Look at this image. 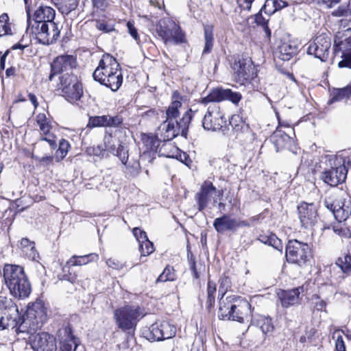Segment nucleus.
I'll return each mask as SVG.
<instances>
[{"mask_svg": "<svg viewBox=\"0 0 351 351\" xmlns=\"http://www.w3.org/2000/svg\"><path fill=\"white\" fill-rule=\"evenodd\" d=\"M324 205L339 222L346 221L351 215L350 204L346 205L343 202L332 201L330 197H327L325 199Z\"/></svg>", "mask_w": 351, "mask_h": 351, "instance_id": "5701e85b", "label": "nucleus"}, {"mask_svg": "<svg viewBox=\"0 0 351 351\" xmlns=\"http://www.w3.org/2000/svg\"><path fill=\"white\" fill-rule=\"evenodd\" d=\"M143 141L148 150L158 153L159 155L169 157V155L163 151L165 146H160V143L162 141L156 137V134L154 135L149 134L143 137Z\"/></svg>", "mask_w": 351, "mask_h": 351, "instance_id": "c756f323", "label": "nucleus"}, {"mask_svg": "<svg viewBox=\"0 0 351 351\" xmlns=\"http://www.w3.org/2000/svg\"><path fill=\"white\" fill-rule=\"evenodd\" d=\"M21 321L16 304L7 298L0 297V330L15 329Z\"/></svg>", "mask_w": 351, "mask_h": 351, "instance_id": "0eeeda50", "label": "nucleus"}, {"mask_svg": "<svg viewBox=\"0 0 351 351\" xmlns=\"http://www.w3.org/2000/svg\"><path fill=\"white\" fill-rule=\"evenodd\" d=\"M158 36L165 43L180 44L184 42L185 36L180 27L172 19H161L156 29Z\"/></svg>", "mask_w": 351, "mask_h": 351, "instance_id": "6e6552de", "label": "nucleus"}, {"mask_svg": "<svg viewBox=\"0 0 351 351\" xmlns=\"http://www.w3.org/2000/svg\"><path fill=\"white\" fill-rule=\"evenodd\" d=\"M36 121L42 136L36 143L34 149L43 147L44 142H47L51 150L55 149L57 146L56 136L50 132L53 128L51 119L47 117L45 113H39L36 115Z\"/></svg>", "mask_w": 351, "mask_h": 351, "instance_id": "9b49d317", "label": "nucleus"}, {"mask_svg": "<svg viewBox=\"0 0 351 351\" xmlns=\"http://www.w3.org/2000/svg\"><path fill=\"white\" fill-rule=\"evenodd\" d=\"M86 152L90 156H103L105 149L102 145H93L88 147Z\"/></svg>", "mask_w": 351, "mask_h": 351, "instance_id": "864d4df0", "label": "nucleus"}, {"mask_svg": "<svg viewBox=\"0 0 351 351\" xmlns=\"http://www.w3.org/2000/svg\"><path fill=\"white\" fill-rule=\"evenodd\" d=\"M330 47V38L325 34H321L309 43L307 53L309 55L314 56L321 61L325 62L328 58Z\"/></svg>", "mask_w": 351, "mask_h": 351, "instance_id": "f3484780", "label": "nucleus"}, {"mask_svg": "<svg viewBox=\"0 0 351 351\" xmlns=\"http://www.w3.org/2000/svg\"><path fill=\"white\" fill-rule=\"evenodd\" d=\"M20 246L24 255L29 258L35 260L38 257L34 242L30 241L27 238H23L21 241Z\"/></svg>", "mask_w": 351, "mask_h": 351, "instance_id": "c9c22d12", "label": "nucleus"}, {"mask_svg": "<svg viewBox=\"0 0 351 351\" xmlns=\"http://www.w3.org/2000/svg\"><path fill=\"white\" fill-rule=\"evenodd\" d=\"M139 248L141 256H148L154 251V244L148 239L139 243Z\"/></svg>", "mask_w": 351, "mask_h": 351, "instance_id": "49530a36", "label": "nucleus"}, {"mask_svg": "<svg viewBox=\"0 0 351 351\" xmlns=\"http://www.w3.org/2000/svg\"><path fill=\"white\" fill-rule=\"evenodd\" d=\"M297 53V47L289 43H283L276 52V56L283 61L289 60Z\"/></svg>", "mask_w": 351, "mask_h": 351, "instance_id": "2f4dec72", "label": "nucleus"}, {"mask_svg": "<svg viewBox=\"0 0 351 351\" xmlns=\"http://www.w3.org/2000/svg\"><path fill=\"white\" fill-rule=\"evenodd\" d=\"M47 319L46 308L43 304L36 302L29 306L25 317L21 316V321L16 326V331L21 333H34Z\"/></svg>", "mask_w": 351, "mask_h": 351, "instance_id": "20e7f679", "label": "nucleus"}, {"mask_svg": "<svg viewBox=\"0 0 351 351\" xmlns=\"http://www.w3.org/2000/svg\"><path fill=\"white\" fill-rule=\"evenodd\" d=\"M328 167L322 173L321 180L330 186H336L343 183L347 176L348 169L346 160L341 157H330Z\"/></svg>", "mask_w": 351, "mask_h": 351, "instance_id": "39448f33", "label": "nucleus"}, {"mask_svg": "<svg viewBox=\"0 0 351 351\" xmlns=\"http://www.w3.org/2000/svg\"><path fill=\"white\" fill-rule=\"evenodd\" d=\"M225 293L219 290V308L218 312V317L220 319H230L231 314L235 313L236 304L238 300L235 295H228L225 299L223 298Z\"/></svg>", "mask_w": 351, "mask_h": 351, "instance_id": "393cba45", "label": "nucleus"}, {"mask_svg": "<svg viewBox=\"0 0 351 351\" xmlns=\"http://www.w3.org/2000/svg\"><path fill=\"white\" fill-rule=\"evenodd\" d=\"M273 0H266L263 8H261V12H264L266 14L271 15L276 12V8L274 7V3Z\"/></svg>", "mask_w": 351, "mask_h": 351, "instance_id": "6e6d98bb", "label": "nucleus"}, {"mask_svg": "<svg viewBox=\"0 0 351 351\" xmlns=\"http://www.w3.org/2000/svg\"><path fill=\"white\" fill-rule=\"evenodd\" d=\"M351 97V84L339 88H333L330 93V99L327 104L330 106L333 103L343 100H348Z\"/></svg>", "mask_w": 351, "mask_h": 351, "instance_id": "7c9ffc66", "label": "nucleus"}, {"mask_svg": "<svg viewBox=\"0 0 351 351\" xmlns=\"http://www.w3.org/2000/svg\"><path fill=\"white\" fill-rule=\"evenodd\" d=\"M182 106V103L180 101L176 100L171 103L169 106L166 110L167 119L166 121H173L179 115V109Z\"/></svg>", "mask_w": 351, "mask_h": 351, "instance_id": "58836bf2", "label": "nucleus"}, {"mask_svg": "<svg viewBox=\"0 0 351 351\" xmlns=\"http://www.w3.org/2000/svg\"><path fill=\"white\" fill-rule=\"evenodd\" d=\"M104 148L114 156H117L123 165L126 164L128 154L126 148L112 134H108L104 138Z\"/></svg>", "mask_w": 351, "mask_h": 351, "instance_id": "412c9836", "label": "nucleus"}, {"mask_svg": "<svg viewBox=\"0 0 351 351\" xmlns=\"http://www.w3.org/2000/svg\"><path fill=\"white\" fill-rule=\"evenodd\" d=\"M235 79L243 84L254 79L256 75V69L250 59H239L233 64Z\"/></svg>", "mask_w": 351, "mask_h": 351, "instance_id": "dca6fc26", "label": "nucleus"}, {"mask_svg": "<svg viewBox=\"0 0 351 351\" xmlns=\"http://www.w3.org/2000/svg\"><path fill=\"white\" fill-rule=\"evenodd\" d=\"M27 31L32 34L38 41L43 45H51L59 38L60 31L54 22L56 12L49 6H40L34 13L33 19L27 10Z\"/></svg>", "mask_w": 351, "mask_h": 351, "instance_id": "f257e3e1", "label": "nucleus"}, {"mask_svg": "<svg viewBox=\"0 0 351 351\" xmlns=\"http://www.w3.org/2000/svg\"><path fill=\"white\" fill-rule=\"evenodd\" d=\"M36 159L38 160L40 163L45 165H49L52 163L53 157L51 155H46L43 157L36 156Z\"/></svg>", "mask_w": 351, "mask_h": 351, "instance_id": "338daca9", "label": "nucleus"}, {"mask_svg": "<svg viewBox=\"0 0 351 351\" xmlns=\"http://www.w3.org/2000/svg\"><path fill=\"white\" fill-rule=\"evenodd\" d=\"M127 27L128 29L129 34L133 37V38L135 40H136V41L138 40L139 38H138V32H137L136 28L134 27V24L132 22L128 21L127 23Z\"/></svg>", "mask_w": 351, "mask_h": 351, "instance_id": "680f3d73", "label": "nucleus"}, {"mask_svg": "<svg viewBox=\"0 0 351 351\" xmlns=\"http://www.w3.org/2000/svg\"><path fill=\"white\" fill-rule=\"evenodd\" d=\"M126 168V173L130 176L134 177L137 176L141 170L140 163L138 161L130 162L128 165H125Z\"/></svg>", "mask_w": 351, "mask_h": 351, "instance_id": "09e8293b", "label": "nucleus"}, {"mask_svg": "<svg viewBox=\"0 0 351 351\" xmlns=\"http://www.w3.org/2000/svg\"><path fill=\"white\" fill-rule=\"evenodd\" d=\"M241 98V94L239 92H234L229 88H217L213 89L207 96L203 97L201 102L206 104L209 102H219L223 100H228L234 104H237Z\"/></svg>", "mask_w": 351, "mask_h": 351, "instance_id": "6ab92c4d", "label": "nucleus"}, {"mask_svg": "<svg viewBox=\"0 0 351 351\" xmlns=\"http://www.w3.org/2000/svg\"><path fill=\"white\" fill-rule=\"evenodd\" d=\"M77 59L72 55H62L58 56L51 64V73L49 80H52L54 75L62 72L69 73V71L77 66Z\"/></svg>", "mask_w": 351, "mask_h": 351, "instance_id": "aec40b11", "label": "nucleus"}, {"mask_svg": "<svg viewBox=\"0 0 351 351\" xmlns=\"http://www.w3.org/2000/svg\"><path fill=\"white\" fill-rule=\"evenodd\" d=\"M106 115L90 117L88 126L90 128L106 127Z\"/></svg>", "mask_w": 351, "mask_h": 351, "instance_id": "a18cd8bd", "label": "nucleus"}, {"mask_svg": "<svg viewBox=\"0 0 351 351\" xmlns=\"http://www.w3.org/2000/svg\"><path fill=\"white\" fill-rule=\"evenodd\" d=\"M254 1V0H237V3L243 10H250Z\"/></svg>", "mask_w": 351, "mask_h": 351, "instance_id": "69168bd1", "label": "nucleus"}, {"mask_svg": "<svg viewBox=\"0 0 351 351\" xmlns=\"http://www.w3.org/2000/svg\"><path fill=\"white\" fill-rule=\"evenodd\" d=\"M311 256V249L306 243L291 240L286 247V258L289 263L303 266Z\"/></svg>", "mask_w": 351, "mask_h": 351, "instance_id": "9d476101", "label": "nucleus"}, {"mask_svg": "<svg viewBox=\"0 0 351 351\" xmlns=\"http://www.w3.org/2000/svg\"><path fill=\"white\" fill-rule=\"evenodd\" d=\"M254 20L258 25H261L263 27L267 38L270 39L271 32L267 25L268 19L263 16L261 11L255 15Z\"/></svg>", "mask_w": 351, "mask_h": 351, "instance_id": "c03bdc74", "label": "nucleus"}, {"mask_svg": "<svg viewBox=\"0 0 351 351\" xmlns=\"http://www.w3.org/2000/svg\"><path fill=\"white\" fill-rule=\"evenodd\" d=\"M297 210L300 222L304 228L311 229L317 223V204L302 202L298 206Z\"/></svg>", "mask_w": 351, "mask_h": 351, "instance_id": "4468645a", "label": "nucleus"}, {"mask_svg": "<svg viewBox=\"0 0 351 351\" xmlns=\"http://www.w3.org/2000/svg\"><path fill=\"white\" fill-rule=\"evenodd\" d=\"M99 258V256L97 254L91 253L84 256H73L67 262L66 265H70L71 266H81L86 265L87 263L96 261Z\"/></svg>", "mask_w": 351, "mask_h": 351, "instance_id": "473e14b6", "label": "nucleus"}, {"mask_svg": "<svg viewBox=\"0 0 351 351\" xmlns=\"http://www.w3.org/2000/svg\"><path fill=\"white\" fill-rule=\"evenodd\" d=\"M213 226L218 233L224 234L228 231L235 232L239 228L250 227V223L245 220H238L223 215L214 220Z\"/></svg>", "mask_w": 351, "mask_h": 351, "instance_id": "a211bd4d", "label": "nucleus"}, {"mask_svg": "<svg viewBox=\"0 0 351 351\" xmlns=\"http://www.w3.org/2000/svg\"><path fill=\"white\" fill-rule=\"evenodd\" d=\"M217 193V189L211 182L205 181L202 185L200 191L195 195L198 210L199 211L204 210L212 199H213V203L215 204L217 202L215 197Z\"/></svg>", "mask_w": 351, "mask_h": 351, "instance_id": "4be33fe9", "label": "nucleus"}, {"mask_svg": "<svg viewBox=\"0 0 351 351\" xmlns=\"http://www.w3.org/2000/svg\"><path fill=\"white\" fill-rule=\"evenodd\" d=\"M337 264L344 272H351V248L343 257L339 258Z\"/></svg>", "mask_w": 351, "mask_h": 351, "instance_id": "37998d69", "label": "nucleus"}, {"mask_svg": "<svg viewBox=\"0 0 351 351\" xmlns=\"http://www.w3.org/2000/svg\"><path fill=\"white\" fill-rule=\"evenodd\" d=\"M258 240L264 244L272 246L274 248L278 250V251H282V244L281 240L279 239L274 234H269V235H260Z\"/></svg>", "mask_w": 351, "mask_h": 351, "instance_id": "e433bc0d", "label": "nucleus"}, {"mask_svg": "<svg viewBox=\"0 0 351 351\" xmlns=\"http://www.w3.org/2000/svg\"><path fill=\"white\" fill-rule=\"evenodd\" d=\"M60 86L62 95L70 103L77 101L83 95L82 84L78 81L77 76L70 75L69 73L60 77Z\"/></svg>", "mask_w": 351, "mask_h": 351, "instance_id": "1a4fd4ad", "label": "nucleus"}, {"mask_svg": "<svg viewBox=\"0 0 351 351\" xmlns=\"http://www.w3.org/2000/svg\"><path fill=\"white\" fill-rule=\"evenodd\" d=\"M250 308L251 305L248 302L239 299L236 304L235 313L231 314L230 319L243 323L250 313Z\"/></svg>", "mask_w": 351, "mask_h": 351, "instance_id": "c85d7f7f", "label": "nucleus"}, {"mask_svg": "<svg viewBox=\"0 0 351 351\" xmlns=\"http://www.w3.org/2000/svg\"><path fill=\"white\" fill-rule=\"evenodd\" d=\"M342 60L338 63L340 68L348 67L351 69V52L345 55H341Z\"/></svg>", "mask_w": 351, "mask_h": 351, "instance_id": "13d9d810", "label": "nucleus"}, {"mask_svg": "<svg viewBox=\"0 0 351 351\" xmlns=\"http://www.w3.org/2000/svg\"><path fill=\"white\" fill-rule=\"evenodd\" d=\"M29 343L34 351H56V337L47 332L29 333Z\"/></svg>", "mask_w": 351, "mask_h": 351, "instance_id": "ddd939ff", "label": "nucleus"}, {"mask_svg": "<svg viewBox=\"0 0 351 351\" xmlns=\"http://www.w3.org/2000/svg\"><path fill=\"white\" fill-rule=\"evenodd\" d=\"M204 36L205 45L202 53L207 54L211 52L214 45V27L213 25H204Z\"/></svg>", "mask_w": 351, "mask_h": 351, "instance_id": "72a5a7b5", "label": "nucleus"}, {"mask_svg": "<svg viewBox=\"0 0 351 351\" xmlns=\"http://www.w3.org/2000/svg\"><path fill=\"white\" fill-rule=\"evenodd\" d=\"M176 333V327L168 322H155L150 326L145 337L149 341H159L171 339Z\"/></svg>", "mask_w": 351, "mask_h": 351, "instance_id": "2eb2a0df", "label": "nucleus"}, {"mask_svg": "<svg viewBox=\"0 0 351 351\" xmlns=\"http://www.w3.org/2000/svg\"><path fill=\"white\" fill-rule=\"evenodd\" d=\"M217 291L215 282L208 280L207 284V300L206 307L207 308H212L215 302V293Z\"/></svg>", "mask_w": 351, "mask_h": 351, "instance_id": "ea45409f", "label": "nucleus"}, {"mask_svg": "<svg viewBox=\"0 0 351 351\" xmlns=\"http://www.w3.org/2000/svg\"><path fill=\"white\" fill-rule=\"evenodd\" d=\"M346 346L341 335H338L335 341V351H346Z\"/></svg>", "mask_w": 351, "mask_h": 351, "instance_id": "e2e57ef3", "label": "nucleus"}, {"mask_svg": "<svg viewBox=\"0 0 351 351\" xmlns=\"http://www.w3.org/2000/svg\"><path fill=\"white\" fill-rule=\"evenodd\" d=\"M303 287H299L291 290H282L278 293L281 304L285 308L299 304L300 294L303 292Z\"/></svg>", "mask_w": 351, "mask_h": 351, "instance_id": "cd10ccee", "label": "nucleus"}, {"mask_svg": "<svg viewBox=\"0 0 351 351\" xmlns=\"http://www.w3.org/2000/svg\"><path fill=\"white\" fill-rule=\"evenodd\" d=\"M191 112L192 110L190 109L183 114L182 119H180L179 121H176V122H174L177 132H178V135L180 134L182 136H186L189 125L192 117Z\"/></svg>", "mask_w": 351, "mask_h": 351, "instance_id": "f704fd0d", "label": "nucleus"}, {"mask_svg": "<svg viewBox=\"0 0 351 351\" xmlns=\"http://www.w3.org/2000/svg\"><path fill=\"white\" fill-rule=\"evenodd\" d=\"M11 24L9 23L8 15L5 13L0 16V36L11 35Z\"/></svg>", "mask_w": 351, "mask_h": 351, "instance_id": "a19ab883", "label": "nucleus"}, {"mask_svg": "<svg viewBox=\"0 0 351 351\" xmlns=\"http://www.w3.org/2000/svg\"><path fill=\"white\" fill-rule=\"evenodd\" d=\"M333 49L335 54L345 55L351 52V28L335 34Z\"/></svg>", "mask_w": 351, "mask_h": 351, "instance_id": "b1692460", "label": "nucleus"}, {"mask_svg": "<svg viewBox=\"0 0 351 351\" xmlns=\"http://www.w3.org/2000/svg\"><path fill=\"white\" fill-rule=\"evenodd\" d=\"M133 234L138 241V243H141L144 239H148L146 232L138 228H134L133 229Z\"/></svg>", "mask_w": 351, "mask_h": 351, "instance_id": "bf43d9fd", "label": "nucleus"}, {"mask_svg": "<svg viewBox=\"0 0 351 351\" xmlns=\"http://www.w3.org/2000/svg\"><path fill=\"white\" fill-rule=\"evenodd\" d=\"M96 26L99 30L102 31L104 32H106V33H108V32H110L114 30V27L112 25L107 24L106 23L104 22V21L97 22Z\"/></svg>", "mask_w": 351, "mask_h": 351, "instance_id": "052dcab7", "label": "nucleus"}, {"mask_svg": "<svg viewBox=\"0 0 351 351\" xmlns=\"http://www.w3.org/2000/svg\"><path fill=\"white\" fill-rule=\"evenodd\" d=\"M257 325L265 335H270L274 330L272 320L269 317L260 316L257 319Z\"/></svg>", "mask_w": 351, "mask_h": 351, "instance_id": "4c0bfd02", "label": "nucleus"}, {"mask_svg": "<svg viewBox=\"0 0 351 351\" xmlns=\"http://www.w3.org/2000/svg\"><path fill=\"white\" fill-rule=\"evenodd\" d=\"M106 127L109 128H118L120 127L123 123V119L119 115L111 117L106 115Z\"/></svg>", "mask_w": 351, "mask_h": 351, "instance_id": "3c124183", "label": "nucleus"}, {"mask_svg": "<svg viewBox=\"0 0 351 351\" xmlns=\"http://www.w3.org/2000/svg\"><path fill=\"white\" fill-rule=\"evenodd\" d=\"M3 278L7 287L14 298L24 299L29 295L32 288L23 267L5 265L3 268Z\"/></svg>", "mask_w": 351, "mask_h": 351, "instance_id": "7ed1b4c3", "label": "nucleus"}, {"mask_svg": "<svg viewBox=\"0 0 351 351\" xmlns=\"http://www.w3.org/2000/svg\"><path fill=\"white\" fill-rule=\"evenodd\" d=\"M336 16H351V8L350 7L349 3L346 5H341L339 6L335 11L333 12Z\"/></svg>", "mask_w": 351, "mask_h": 351, "instance_id": "5fc2aeb1", "label": "nucleus"}, {"mask_svg": "<svg viewBox=\"0 0 351 351\" xmlns=\"http://www.w3.org/2000/svg\"><path fill=\"white\" fill-rule=\"evenodd\" d=\"M106 263L108 267L117 270H120L125 267V264L124 263L114 258H109L106 260Z\"/></svg>", "mask_w": 351, "mask_h": 351, "instance_id": "4d7b16f0", "label": "nucleus"}, {"mask_svg": "<svg viewBox=\"0 0 351 351\" xmlns=\"http://www.w3.org/2000/svg\"><path fill=\"white\" fill-rule=\"evenodd\" d=\"M144 316L139 306L127 305L114 312V317L118 327L123 331L133 330L137 322Z\"/></svg>", "mask_w": 351, "mask_h": 351, "instance_id": "423d86ee", "label": "nucleus"}, {"mask_svg": "<svg viewBox=\"0 0 351 351\" xmlns=\"http://www.w3.org/2000/svg\"><path fill=\"white\" fill-rule=\"evenodd\" d=\"M229 123L232 126V129L236 131L241 130L244 124L241 117L238 114L232 116L229 121Z\"/></svg>", "mask_w": 351, "mask_h": 351, "instance_id": "603ef678", "label": "nucleus"}, {"mask_svg": "<svg viewBox=\"0 0 351 351\" xmlns=\"http://www.w3.org/2000/svg\"><path fill=\"white\" fill-rule=\"evenodd\" d=\"M176 279V272L173 267L167 266L156 279V282L173 281Z\"/></svg>", "mask_w": 351, "mask_h": 351, "instance_id": "79ce46f5", "label": "nucleus"}, {"mask_svg": "<svg viewBox=\"0 0 351 351\" xmlns=\"http://www.w3.org/2000/svg\"><path fill=\"white\" fill-rule=\"evenodd\" d=\"M155 134L156 137L162 141V146H171V144L167 143V142L177 136L178 132H177L174 121L165 120L159 125Z\"/></svg>", "mask_w": 351, "mask_h": 351, "instance_id": "a878e982", "label": "nucleus"}, {"mask_svg": "<svg viewBox=\"0 0 351 351\" xmlns=\"http://www.w3.org/2000/svg\"><path fill=\"white\" fill-rule=\"evenodd\" d=\"M226 120L224 119V114L221 111L220 108L217 104L208 107L206 113L202 120V126L204 130L217 131L226 128L225 125Z\"/></svg>", "mask_w": 351, "mask_h": 351, "instance_id": "f8f14e48", "label": "nucleus"}, {"mask_svg": "<svg viewBox=\"0 0 351 351\" xmlns=\"http://www.w3.org/2000/svg\"><path fill=\"white\" fill-rule=\"evenodd\" d=\"M92 2L95 8L101 10H104L108 6L107 0H92Z\"/></svg>", "mask_w": 351, "mask_h": 351, "instance_id": "0e129e2a", "label": "nucleus"}, {"mask_svg": "<svg viewBox=\"0 0 351 351\" xmlns=\"http://www.w3.org/2000/svg\"><path fill=\"white\" fill-rule=\"evenodd\" d=\"M77 345L72 335L70 339L64 340L60 346V351H75Z\"/></svg>", "mask_w": 351, "mask_h": 351, "instance_id": "8fccbe9b", "label": "nucleus"}, {"mask_svg": "<svg viewBox=\"0 0 351 351\" xmlns=\"http://www.w3.org/2000/svg\"><path fill=\"white\" fill-rule=\"evenodd\" d=\"M275 1L274 3V8H276V11L281 10L283 8H285L288 5L287 2L283 1V0H273Z\"/></svg>", "mask_w": 351, "mask_h": 351, "instance_id": "774afa93", "label": "nucleus"}, {"mask_svg": "<svg viewBox=\"0 0 351 351\" xmlns=\"http://www.w3.org/2000/svg\"><path fill=\"white\" fill-rule=\"evenodd\" d=\"M95 81L117 91L123 83V75L116 58L110 54H104L99 65L93 73Z\"/></svg>", "mask_w": 351, "mask_h": 351, "instance_id": "f03ea898", "label": "nucleus"}, {"mask_svg": "<svg viewBox=\"0 0 351 351\" xmlns=\"http://www.w3.org/2000/svg\"><path fill=\"white\" fill-rule=\"evenodd\" d=\"M270 140L274 144L276 152L285 148L293 151L292 146L294 143L293 138L281 130L277 129L271 136Z\"/></svg>", "mask_w": 351, "mask_h": 351, "instance_id": "bb28decb", "label": "nucleus"}, {"mask_svg": "<svg viewBox=\"0 0 351 351\" xmlns=\"http://www.w3.org/2000/svg\"><path fill=\"white\" fill-rule=\"evenodd\" d=\"M69 147V143L65 139H61L59 142L58 149L56 151L57 158L62 160L67 154Z\"/></svg>", "mask_w": 351, "mask_h": 351, "instance_id": "de8ad7c7", "label": "nucleus"}]
</instances>
